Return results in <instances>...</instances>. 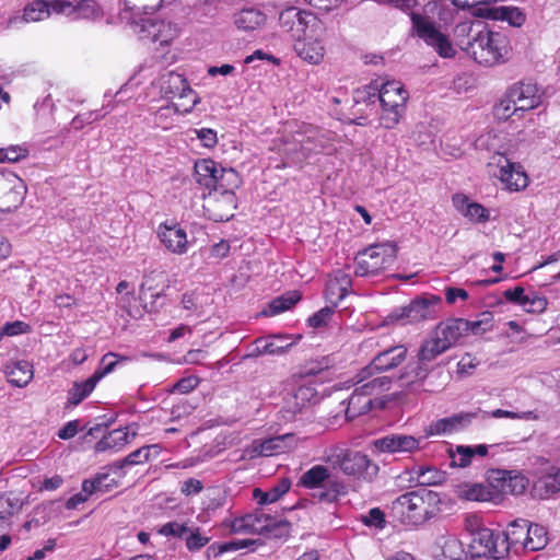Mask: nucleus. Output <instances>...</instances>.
<instances>
[{"instance_id": "f257e3e1", "label": "nucleus", "mask_w": 560, "mask_h": 560, "mask_svg": "<svg viewBox=\"0 0 560 560\" xmlns=\"http://www.w3.org/2000/svg\"><path fill=\"white\" fill-rule=\"evenodd\" d=\"M448 348L432 332L423 340L418 352V361L409 363L400 375L408 386L422 385L423 390L434 393L444 387L448 375L435 370L431 363Z\"/></svg>"}, {"instance_id": "f03ea898", "label": "nucleus", "mask_w": 560, "mask_h": 560, "mask_svg": "<svg viewBox=\"0 0 560 560\" xmlns=\"http://www.w3.org/2000/svg\"><path fill=\"white\" fill-rule=\"evenodd\" d=\"M440 502L438 492L429 489H419L406 492L396 498L390 505L389 516L402 525L422 524L431 513L429 508Z\"/></svg>"}, {"instance_id": "7ed1b4c3", "label": "nucleus", "mask_w": 560, "mask_h": 560, "mask_svg": "<svg viewBox=\"0 0 560 560\" xmlns=\"http://www.w3.org/2000/svg\"><path fill=\"white\" fill-rule=\"evenodd\" d=\"M97 11L92 0H33L23 10L22 20L25 22H39L52 13L72 16L73 19H89Z\"/></svg>"}, {"instance_id": "20e7f679", "label": "nucleus", "mask_w": 560, "mask_h": 560, "mask_svg": "<svg viewBox=\"0 0 560 560\" xmlns=\"http://www.w3.org/2000/svg\"><path fill=\"white\" fill-rule=\"evenodd\" d=\"M464 50L479 65L491 67L505 62L510 58L511 46L506 35L500 32L481 31L471 42H468Z\"/></svg>"}, {"instance_id": "39448f33", "label": "nucleus", "mask_w": 560, "mask_h": 560, "mask_svg": "<svg viewBox=\"0 0 560 560\" xmlns=\"http://www.w3.org/2000/svg\"><path fill=\"white\" fill-rule=\"evenodd\" d=\"M541 102V94L535 83L520 82L512 85L504 98L494 106V116L506 120L514 115L522 117L523 113L536 108Z\"/></svg>"}, {"instance_id": "423d86ee", "label": "nucleus", "mask_w": 560, "mask_h": 560, "mask_svg": "<svg viewBox=\"0 0 560 560\" xmlns=\"http://www.w3.org/2000/svg\"><path fill=\"white\" fill-rule=\"evenodd\" d=\"M299 485L306 489L317 490L313 497L319 502L334 503L341 495L347 494L343 481L332 476L329 468L324 465H315L303 472Z\"/></svg>"}, {"instance_id": "0eeeda50", "label": "nucleus", "mask_w": 560, "mask_h": 560, "mask_svg": "<svg viewBox=\"0 0 560 560\" xmlns=\"http://www.w3.org/2000/svg\"><path fill=\"white\" fill-rule=\"evenodd\" d=\"M482 316L483 318L478 320L448 318L439 323L433 329V334L440 338L443 345L451 349L462 337L468 335V332L479 335L491 329V315L489 313H483Z\"/></svg>"}, {"instance_id": "6e6552de", "label": "nucleus", "mask_w": 560, "mask_h": 560, "mask_svg": "<svg viewBox=\"0 0 560 560\" xmlns=\"http://www.w3.org/2000/svg\"><path fill=\"white\" fill-rule=\"evenodd\" d=\"M442 299L438 295L419 296L406 306L395 308L387 317L390 323L415 324L436 317Z\"/></svg>"}, {"instance_id": "1a4fd4ad", "label": "nucleus", "mask_w": 560, "mask_h": 560, "mask_svg": "<svg viewBox=\"0 0 560 560\" xmlns=\"http://www.w3.org/2000/svg\"><path fill=\"white\" fill-rule=\"evenodd\" d=\"M396 258L393 245L376 244L360 252L355 257L354 273L359 277L375 276L392 266Z\"/></svg>"}, {"instance_id": "9d476101", "label": "nucleus", "mask_w": 560, "mask_h": 560, "mask_svg": "<svg viewBox=\"0 0 560 560\" xmlns=\"http://www.w3.org/2000/svg\"><path fill=\"white\" fill-rule=\"evenodd\" d=\"M332 464L345 475L366 482H372L380 470L376 463L372 462L368 455L358 451H340V453L334 456Z\"/></svg>"}, {"instance_id": "9b49d317", "label": "nucleus", "mask_w": 560, "mask_h": 560, "mask_svg": "<svg viewBox=\"0 0 560 560\" xmlns=\"http://www.w3.org/2000/svg\"><path fill=\"white\" fill-rule=\"evenodd\" d=\"M412 27L417 32V35L424 40V43L431 46L440 57L453 58L456 55L448 36L442 33L433 22L428 20L418 13L410 14Z\"/></svg>"}, {"instance_id": "f8f14e48", "label": "nucleus", "mask_w": 560, "mask_h": 560, "mask_svg": "<svg viewBox=\"0 0 560 560\" xmlns=\"http://www.w3.org/2000/svg\"><path fill=\"white\" fill-rule=\"evenodd\" d=\"M500 532L478 526L471 532L469 550L471 557H490L494 560L506 558L505 546L501 542Z\"/></svg>"}, {"instance_id": "ddd939ff", "label": "nucleus", "mask_w": 560, "mask_h": 560, "mask_svg": "<svg viewBox=\"0 0 560 560\" xmlns=\"http://www.w3.org/2000/svg\"><path fill=\"white\" fill-rule=\"evenodd\" d=\"M319 20L310 11L290 7L279 14V25L295 42L307 33H314Z\"/></svg>"}, {"instance_id": "4468645a", "label": "nucleus", "mask_w": 560, "mask_h": 560, "mask_svg": "<svg viewBox=\"0 0 560 560\" xmlns=\"http://www.w3.org/2000/svg\"><path fill=\"white\" fill-rule=\"evenodd\" d=\"M161 90L166 97H179L180 101L184 98H190L189 104L182 102L173 103L175 112L180 114L190 113L196 104L199 102L195 91L189 86L186 78L183 74L176 72H168L162 78Z\"/></svg>"}, {"instance_id": "2eb2a0df", "label": "nucleus", "mask_w": 560, "mask_h": 560, "mask_svg": "<svg viewBox=\"0 0 560 560\" xmlns=\"http://www.w3.org/2000/svg\"><path fill=\"white\" fill-rule=\"evenodd\" d=\"M26 186L13 172H0V212H11L24 201Z\"/></svg>"}, {"instance_id": "dca6fc26", "label": "nucleus", "mask_w": 560, "mask_h": 560, "mask_svg": "<svg viewBox=\"0 0 560 560\" xmlns=\"http://www.w3.org/2000/svg\"><path fill=\"white\" fill-rule=\"evenodd\" d=\"M408 349L404 345L389 347L377 353L372 362L359 374V382H363L374 375V372H385L399 366L407 358Z\"/></svg>"}, {"instance_id": "f3484780", "label": "nucleus", "mask_w": 560, "mask_h": 560, "mask_svg": "<svg viewBox=\"0 0 560 560\" xmlns=\"http://www.w3.org/2000/svg\"><path fill=\"white\" fill-rule=\"evenodd\" d=\"M203 209L208 218L214 222L230 220L236 208L235 192L209 191V194L203 197Z\"/></svg>"}, {"instance_id": "a211bd4d", "label": "nucleus", "mask_w": 560, "mask_h": 560, "mask_svg": "<svg viewBox=\"0 0 560 560\" xmlns=\"http://www.w3.org/2000/svg\"><path fill=\"white\" fill-rule=\"evenodd\" d=\"M499 167V178L510 190H521L528 185V177L517 163L511 162L504 154L497 152L489 165Z\"/></svg>"}, {"instance_id": "6ab92c4d", "label": "nucleus", "mask_w": 560, "mask_h": 560, "mask_svg": "<svg viewBox=\"0 0 560 560\" xmlns=\"http://www.w3.org/2000/svg\"><path fill=\"white\" fill-rule=\"evenodd\" d=\"M421 439L412 435L392 433L374 440V447L382 453H413L420 448Z\"/></svg>"}, {"instance_id": "aec40b11", "label": "nucleus", "mask_w": 560, "mask_h": 560, "mask_svg": "<svg viewBox=\"0 0 560 560\" xmlns=\"http://www.w3.org/2000/svg\"><path fill=\"white\" fill-rule=\"evenodd\" d=\"M294 51L304 61L318 65L324 59L326 48L319 35L307 33L293 44Z\"/></svg>"}, {"instance_id": "412c9836", "label": "nucleus", "mask_w": 560, "mask_h": 560, "mask_svg": "<svg viewBox=\"0 0 560 560\" xmlns=\"http://www.w3.org/2000/svg\"><path fill=\"white\" fill-rule=\"evenodd\" d=\"M318 397L314 387L310 385H301L284 398L282 410L293 418L296 413L302 412L311 404L317 402Z\"/></svg>"}, {"instance_id": "4be33fe9", "label": "nucleus", "mask_w": 560, "mask_h": 560, "mask_svg": "<svg viewBox=\"0 0 560 560\" xmlns=\"http://www.w3.org/2000/svg\"><path fill=\"white\" fill-rule=\"evenodd\" d=\"M472 14L477 18L505 21L514 27H521L526 21V14L517 7L478 8Z\"/></svg>"}, {"instance_id": "5701e85b", "label": "nucleus", "mask_w": 560, "mask_h": 560, "mask_svg": "<svg viewBox=\"0 0 560 560\" xmlns=\"http://www.w3.org/2000/svg\"><path fill=\"white\" fill-rule=\"evenodd\" d=\"M161 243L173 254L184 255L188 250L187 234L184 229L177 224H161L158 230Z\"/></svg>"}, {"instance_id": "b1692460", "label": "nucleus", "mask_w": 560, "mask_h": 560, "mask_svg": "<svg viewBox=\"0 0 560 560\" xmlns=\"http://www.w3.org/2000/svg\"><path fill=\"white\" fill-rule=\"evenodd\" d=\"M500 535L501 542L506 549V557L511 550L515 553H518L521 550H526L527 520H514L506 526L505 530L500 532Z\"/></svg>"}, {"instance_id": "393cba45", "label": "nucleus", "mask_w": 560, "mask_h": 560, "mask_svg": "<svg viewBox=\"0 0 560 560\" xmlns=\"http://www.w3.org/2000/svg\"><path fill=\"white\" fill-rule=\"evenodd\" d=\"M293 439L292 434H282L267 440H255L244 450V457L253 459L258 456H272L283 452L287 447L285 442Z\"/></svg>"}, {"instance_id": "a878e982", "label": "nucleus", "mask_w": 560, "mask_h": 560, "mask_svg": "<svg viewBox=\"0 0 560 560\" xmlns=\"http://www.w3.org/2000/svg\"><path fill=\"white\" fill-rule=\"evenodd\" d=\"M351 287L352 279L348 273L341 270L335 272L325 288V296L332 304L331 307H336L349 294Z\"/></svg>"}, {"instance_id": "bb28decb", "label": "nucleus", "mask_w": 560, "mask_h": 560, "mask_svg": "<svg viewBox=\"0 0 560 560\" xmlns=\"http://www.w3.org/2000/svg\"><path fill=\"white\" fill-rule=\"evenodd\" d=\"M292 343L287 342L282 336H270L257 338L247 358H257L264 354L280 355L288 351Z\"/></svg>"}, {"instance_id": "cd10ccee", "label": "nucleus", "mask_w": 560, "mask_h": 560, "mask_svg": "<svg viewBox=\"0 0 560 560\" xmlns=\"http://www.w3.org/2000/svg\"><path fill=\"white\" fill-rule=\"evenodd\" d=\"M478 412H459L438 420L430 425L429 434H446L462 430L476 419Z\"/></svg>"}, {"instance_id": "c85d7f7f", "label": "nucleus", "mask_w": 560, "mask_h": 560, "mask_svg": "<svg viewBox=\"0 0 560 560\" xmlns=\"http://www.w3.org/2000/svg\"><path fill=\"white\" fill-rule=\"evenodd\" d=\"M268 521H272V515L255 512L234 518L230 522L229 526L232 533L248 532L261 535L264 533V525Z\"/></svg>"}, {"instance_id": "c756f323", "label": "nucleus", "mask_w": 560, "mask_h": 560, "mask_svg": "<svg viewBox=\"0 0 560 560\" xmlns=\"http://www.w3.org/2000/svg\"><path fill=\"white\" fill-rule=\"evenodd\" d=\"M142 30L147 32L154 42H160L161 44H167L178 35L177 25L153 18L143 20Z\"/></svg>"}, {"instance_id": "7c9ffc66", "label": "nucleus", "mask_w": 560, "mask_h": 560, "mask_svg": "<svg viewBox=\"0 0 560 560\" xmlns=\"http://www.w3.org/2000/svg\"><path fill=\"white\" fill-rule=\"evenodd\" d=\"M409 94L399 81H387L378 88V102L381 105L406 107Z\"/></svg>"}, {"instance_id": "2f4dec72", "label": "nucleus", "mask_w": 560, "mask_h": 560, "mask_svg": "<svg viewBox=\"0 0 560 560\" xmlns=\"http://www.w3.org/2000/svg\"><path fill=\"white\" fill-rule=\"evenodd\" d=\"M4 373L8 382L16 387L26 386L34 376L33 365L25 360L8 363Z\"/></svg>"}, {"instance_id": "473e14b6", "label": "nucleus", "mask_w": 560, "mask_h": 560, "mask_svg": "<svg viewBox=\"0 0 560 560\" xmlns=\"http://www.w3.org/2000/svg\"><path fill=\"white\" fill-rule=\"evenodd\" d=\"M373 398L365 392L361 390V386L357 387L348 399L346 407V418L352 420L361 415H365L372 408Z\"/></svg>"}, {"instance_id": "72a5a7b5", "label": "nucleus", "mask_w": 560, "mask_h": 560, "mask_svg": "<svg viewBox=\"0 0 560 560\" xmlns=\"http://www.w3.org/2000/svg\"><path fill=\"white\" fill-rule=\"evenodd\" d=\"M266 21L267 16L262 11L255 8H247L235 15L234 23L237 28L250 32L265 25Z\"/></svg>"}, {"instance_id": "f704fd0d", "label": "nucleus", "mask_w": 560, "mask_h": 560, "mask_svg": "<svg viewBox=\"0 0 560 560\" xmlns=\"http://www.w3.org/2000/svg\"><path fill=\"white\" fill-rule=\"evenodd\" d=\"M221 166V164L211 159L199 160L195 163L194 177L199 185L205 186L206 188H210L211 186H215V182H213L212 175L219 174Z\"/></svg>"}, {"instance_id": "c9c22d12", "label": "nucleus", "mask_w": 560, "mask_h": 560, "mask_svg": "<svg viewBox=\"0 0 560 560\" xmlns=\"http://www.w3.org/2000/svg\"><path fill=\"white\" fill-rule=\"evenodd\" d=\"M440 553L435 557L439 560H465L462 544L454 536H441L436 540Z\"/></svg>"}, {"instance_id": "e433bc0d", "label": "nucleus", "mask_w": 560, "mask_h": 560, "mask_svg": "<svg viewBox=\"0 0 560 560\" xmlns=\"http://www.w3.org/2000/svg\"><path fill=\"white\" fill-rule=\"evenodd\" d=\"M108 472H100L92 479H85L82 482V491L88 495L101 492L106 493L118 486V482L109 477Z\"/></svg>"}, {"instance_id": "4c0bfd02", "label": "nucleus", "mask_w": 560, "mask_h": 560, "mask_svg": "<svg viewBox=\"0 0 560 560\" xmlns=\"http://www.w3.org/2000/svg\"><path fill=\"white\" fill-rule=\"evenodd\" d=\"M454 203L457 209L470 221L486 222L489 219V211L477 202H469L465 197H454Z\"/></svg>"}, {"instance_id": "58836bf2", "label": "nucleus", "mask_w": 560, "mask_h": 560, "mask_svg": "<svg viewBox=\"0 0 560 560\" xmlns=\"http://www.w3.org/2000/svg\"><path fill=\"white\" fill-rule=\"evenodd\" d=\"M500 490L505 494L518 495L525 492L528 479L521 475H512L511 471H499Z\"/></svg>"}, {"instance_id": "ea45409f", "label": "nucleus", "mask_w": 560, "mask_h": 560, "mask_svg": "<svg viewBox=\"0 0 560 560\" xmlns=\"http://www.w3.org/2000/svg\"><path fill=\"white\" fill-rule=\"evenodd\" d=\"M291 487L289 479H282L278 485L270 488L268 491H262L260 488H255L253 497L257 500L259 505L270 504L278 501L283 494H285Z\"/></svg>"}, {"instance_id": "a19ab883", "label": "nucleus", "mask_w": 560, "mask_h": 560, "mask_svg": "<svg viewBox=\"0 0 560 560\" xmlns=\"http://www.w3.org/2000/svg\"><path fill=\"white\" fill-rule=\"evenodd\" d=\"M525 549L529 551H538L544 549L548 544L547 529L538 524H532L527 521Z\"/></svg>"}, {"instance_id": "79ce46f5", "label": "nucleus", "mask_w": 560, "mask_h": 560, "mask_svg": "<svg viewBox=\"0 0 560 560\" xmlns=\"http://www.w3.org/2000/svg\"><path fill=\"white\" fill-rule=\"evenodd\" d=\"M149 448H138L127 455L124 459L115 462L107 466V469L121 478L125 474L122 469L126 466L140 465L148 462Z\"/></svg>"}, {"instance_id": "37998d69", "label": "nucleus", "mask_w": 560, "mask_h": 560, "mask_svg": "<svg viewBox=\"0 0 560 560\" xmlns=\"http://www.w3.org/2000/svg\"><path fill=\"white\" fill-rule=\"evenodd\" d=\"M129 442L128 432L125 429H115L104 435L96 444V452L118 450Z\"/></svg>"}, {"instance_id": "c03bdc74", "label": "nucleus", "mask_w": 560, "mask_h": 560, "mask_svg": "<svg viewBox=\"0 0 560 560\" xmlns=\"http://www.w3.org/2000/svg\"><path fill=\"white\" fill-rule=\"evenodd\" d=\"M411 471L417 476V482L421 486L441 485L445 480V474L433 466L413 467Z\"/></svg>"}, {"instance_id": "a18cd8bd", "label": "nucleus", "mask_w": 560, "mask_h": 560, "mask_svg": "<svg viewBox=\"0 0 560 560\" xmlns=\"http://www.w3.org/2000/svg\"><path fill=\"white\" fill-rule=\"evenodd\" d=\"M535 490L545 499L560 491V470L540 477L535 483Z\"/></svg>"}, {"instance_id": "49530a36", "label": "nucleus", "mask_w": 560, "mask_h": 560, "mask_svg": "<svg viewBox=\"0 0 560 560\" xmlns=\"http://www.w3.org/2000/svg\"><path fill=\"white\" fill-rule=\"evenodd\" d=\"M23 506V499L14 492L0 493V522L18 513Z\"/></svg>"}, {"instance_id": "de8ad7c7", "label": "nucleus", "mask_w": 560, "mask_h": 560, "mask_svg": "<svg viewBox=\"0 0 560 560\" xmlns=\"http://www.w3.org/2000/svg\"><path fill=\"white\" fill-rule=\"evenodd\" d=\"M96 384L92 376L83 382H75L68 392V402L78 406L93 392Z\"/></svg>"}, {"instance_id": "09e8293b", "label": "nucleus", "mask_w": 560, "mask_h": 560, "mask_svg": "<svg viewBox=\"0 0 560 560\" xmlns=\"http://www.w3.org/2000/svg\"><path fill=\"white\" fill-rule=\"evenodd\" d=\"M458 492L462 498L469 501L486 502L492 497L491 490L481 483L463 485L459 487Z\"/></svg>"}, {"instance_id": "8fccbe9b", "label": "nucleus", "mask_w": 560, "mask_h": 560, "mask_svg": "<svg viewBox=\"0 0 560 560\" xmlns=\"http://www.w3.org/2000/svg\"><path fill=\"white\" fill-rule=\"evenodd\" d=\"M382 113L380 116V126L385 129H393L399 122L400 119L405 116L406 107H394V105H381Z\"/></svg>"}, {"instance_id": "3c124183", "label": "nucleus", "mask_w": 560, "mask_h": 560, "mask_svg": "<svg viewBox=\"0 0 560 560\" xmlns=\"http://www.w3.org/2000/svg\"><path fill=\"white\" fill-rule=\"evenodd\" d=\"M302 295L299 291H290L281 296L276 298L269 304V310L271 315L280 314L284 311L290 310L293 305H295Z\"/></svg>"}, {"instance_id": "603ef678", "label": "nucleus", "mask_w": 560, "mask_h": 560, "mask_svg": "<svg viewBox=\"0 0 560 560\" xmlns=\"http://www.w3.org/2000/svg\"><path fill=\"white\" fill-rule=\"evenodd\" d=\"M291 524L287 520L277 521L272 516V521H268L264 525V533L269 538L287 539L290 536Z\"/></svg>"}, {"instance_id": "864d4df0", "label": "nucleus", "mask_w": 560, "mask_h": 560, "mask_svg": "<svg viewBox=\"0 0 560 560\" xmlns=\"http://www.w3.org/2000/svg\"><path fill=\"white\" fill-rule=\"evenodd\" d=\"M219 174L221 178L219 191L234 192V190L237 189L242 184V179L238 173L233 168H225L221 166Z\"/></svg>"}, {"instance_id": "5fc2aeb1", "label": "nucleus", "mask_w": 560, "mask_h": 560, "mask_svg": "<svg viewBox=\"0 0 560 560\" xmlns=\"http://www.w3.org/2000/svg\"><path fill=\"white\" fill-rule=\"evenodd\" d=\"M392 378L386 375H377L361 385V390L368 395L375 396L390 389Z\"/></svg>"}, {"instance_id": "6e6d98bb", "label": "nucleus", "mask_w": 560, "mask_h": 560, "mask_svg": "<svg viewBox=\"0 0 560 560\" xmlns=\"http://www.w3.org/2000/svg\"><path fill=\"white\" fill-rule=\"evenodd\" d=\"M378 101V86L369 84L358 88L353 92V102L355 105H374Z\"/></svg>"}, {"instance_id": "4d7b16f0", "label": "nucleus", "mask_w": 560, "mask_h": 560, "mask_svg": "<svg viewBox=\"0 0 560 560\" xmlns=\"http://www.w3.org/2000/svg\"><path fill=\"white\" fill-rule=\"evenodd\" d=\"M450 466L451 467H467L471 463L472 450L470 446L457 445L455 450L450 448Z\"/></svg>"}, {"instance_id": "13d9d810", "label": "nucleus", "mask_w": 560, "mask_h": 560, "mask_svg": "<svg viewBox=\"0 0 560 560\" xmlns=\"http://www.w3.org/2000/svg\"><path fill=\"white\" fill-rule=\"evenodd\" d=\"M547 304L548 303L545 298L539 296L534 291H530L526 294V299L522 302V307L527 313L539 314L546 310Z\"/></svg>"}, {"instance_id": "bf43d9fd", "label": "nucleus", "mask_w": 560, "mask_h": 560, "mask_svg": "<svg viewBox=\"0 0 560 560\" xmlns=\"http://www.w3.org/2000/svg\"><path fill=\"white\" fill-rule=\"evenodd\" d=\"M116 358L117 355L112 352L102 358L101 366L91 375L96 383L115 370V366L118 364V360Z\"/></svg>"}, {"instance_id": "052dcab7", "label": "nucleus", "mask_w": 560, "mask_h": 560, "mask_svg": "<svg viewBox=\"0 0 560 560\" xmlns=\"http://www.w3.org/2000/svg\"><path fill=\"white\" fill-rule=\"evenodd\" d=\"M126 8L129 10L142 11L145 14L156 11L163 0H122Z\"/></svg>"}, {"instance_id": "680f3d73", "label": "nucleus", "mask_w": 560, "mask_h": 560, "mask_svg": "<svg viewBox=\"0 0 560 560\" xmlns=\"http://www.w3.org/2000/svg\"><path fill=\"white\" fill-rule=\"evenodd\" d=\"M329 138L324 133H315L314 136H308L305 141L302 143V148L308 152H320L325 150L329 143Z\"/></svg>"}, {"instance_id": "e2e57ef3", "label": "nucleus", "mask_w": 560, "mask_h": 560, "mask_svg": "<svg viewBox=\"0 0 560 560\" xmlns=\"http://www.w3.org/2000/svg\"><path fill=\"white\" fill-rule=\"evenodd\" d=\"M190 528L191 527L178 522H168L159 529V533L164 536L178 537L185 540Z\"/></svg>"}, {"instance_id": "0e129e2a", "label": "nucleus", "mask_w": 560, "mask_h": 560, "mask_svg": "<svg viewBox=\"0 0 560 560\" xmlns=\"http://www.w3.org/2000/svg\"><path fill=\"white\" fill-rule=\"evenodd\" d=\"M185 541L188 550L197 551L209 542V537L202 535L198 527H191Z\"/></svg>"}, {"instance_id": "69168bd1", "label": "nucleus", "mask_w": 560, "mask_h": 560, "mask_svg": "<svg viewBox=\"0 0 560 560\" xmlns=\"http://www.w3.org/2000/svg\"><path fill=\"white\" fill-rule=\"evenodd\" d=\"M486 415H490L492 418H510V419H520V420H538V415L533 410L514 412L510 410L495 409L491 413L485 412Z\"/></svg>"}, {"instance_id": "338daca9", "label": "nucleus", "mask_w": 560, "mask_h": 560, "mask_svg": "<svg viewBox=\"0 0 560 560\" xmlns=\"http://www.w3.org/2000/svg\"><path fill=\"white\" fill-rule=\"evenodd\" d=\"M196 409V405L190 402L188 399H180L171 409V420H179L184 417L189 416Z\"/></svg>"}, {"instance_id": "774afa93", "label": "nucleus", "mask_w": 560, "mask_h": 560, "mask_svg": "<svg viewBox=\"0 0 560 560\" xmlns=\"http://www.w3.org/2000/svg\"><path fill=\"white\" fill-rule=\"evenodd\" d=\"M334 313V307L326 306L308 317L307 323L313 328H319L327 324Z\"/></svg>"}]
</instances>
